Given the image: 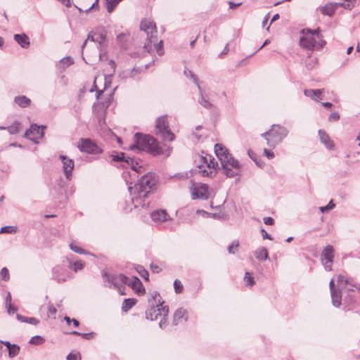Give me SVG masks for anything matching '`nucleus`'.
Wrapping results in <instances>:
<instances>
[{"mask_svg": "<svg viewBox=\"0 0 360 360\" xmlns=\"http://www.w3.org/2000/svg\"><path fill=\"white\" fill-rule=\"evenodd\" d=\"M219 160L224 169V173L227 177L231 178L239 174V162L229 152L224 154Z\"/></svg>", "mask_w": 360, "mask_h": 360, "instance_id": "nucleus-6", "label": "nucleus"}, {"mask_svg": "<svg viewBox=\"0 0 360 360\" xmlns=\"http://www.w3.org/2000/svg\"><path fill=\"white\" fill-rule=\"evenodd\" d=\"M244 281L246 285L252 286L255 283L254 277H252L249 272L245 273Z\"/></svg>", "mask_w": 360, "mask_h": 360, "instance_id": "nucleus-43", "label": "nucleus"}, {"mask_svg": "<svg viewBox=\"0 0 360 360\" xmlns=\"http://www.w3.org/2000/svg\"><path fill=\"white\" fill-rule=\"evenodd\" d=\"M162 316V318L161 319V320L159 323V326L161 328H164L167 326V321L168 316Z\"/></svg>", "mask_w": 360, "mask_h": 360, "instance_id": "nucleus-62", "label": "nucleus"}, {"mask_svg": "<svg viewBox=\"0 0 360 360\" xmlns=\"http://www.w3.org/2000/svg\"><path fill=\"white\" fill-rule=\"evenodd\" d=\"M80 151L89 154H99L102 150L89 139H81L77 146Z\"/></svg>", "mask_w": 360, "mask_h": 360, "instance_id": "nucleus-12", "label": "nucleus"}, {"mask_svg": "<svg viewBox=\"0 0 360 360\" xmlns=\"http://www.w3.org/2000/svg\"><path fill=\"white\" fill-rule=\"evenodd\" d=\"M319 136L321 140V142L324 144V146L330 150L334 148L333 142L330 140L329 136L323 130H319Z\"/></svg>", "mask_w": 360, "mask_h": 360, "instance_id": "nucleus-24", "label": "nucleus"}, {"mask_svg": "<svg viewBox=\"0 0 360 360\" xmlns=\"http://www.w3.org/2000/svg\"><path fill=\"white\" fill-rule=\"evenodd\" d=\"M6 308H7V311L8 314H14L15 312H16L18 311V308L16 307H13L11 303V304H8L7 306H6Z\"/></svg>", "mask_w": 360, "mask_h": 360, "instance_id": "nucleus-59", "label": "nucleus"}, {"mask_svg": "<svg viewBox=\"0 0 360 360\" xmlns=\"http://www.w3.org/2000/svg\"><path fill=\"white\" fill-rule=\"evenodd\" d=\"M158 181L155 174L148 172L143 175L134 186H129L131 200L135 208H146L149 206V197Z\"/></svg>", "mask_w": 360, "mask_h": 360, "instance_id": "nucleus-1", "label": "nucleus"}, {"mask_svg": "<svg viewBox=\"0 0 360 360\" xmlns=\"http://www.w3.org/2000/svg\"><path fill=\"white\" fill-rule=\"evenodd\" d=\"M45 128L46 126L44 125L38 126L36 124H31L30 129L26 130L25 136L34 143H38L39 140L43 138L44 135V129Z\"/></svg>", "mask_w": 360, "mask_h": 360, "instance_id": "nucleus-11", "label": "nucleus"}, {"mask_svg": "<svg viewBox=\"0 0 360 360\" xmlns=\"http://www.w3.org/2000/svg\"><path fill=\"white\" fill-rule=\"evenodd\" d=\"M21 129V123L18 121H15L11 125L6 127V130L10 134H16L20 132Z\"/></svg>", "mask_w": 360, "mask_h": 360, "instance_id": "nucleus-32", "label": "nucleus"}, {"mask_svg": "<svg viewBox=\"0 0 360 360\" xmlns=\"http://www.w3.org/2000/svg\"><path fill=\"white\" fill-rule=\"evenodd\" d=\"M136 303V300L133 298L125 299L122 304V310L124 312L128 311L131 309Z\"/></svg>", "mask_w": 360, "mask_h": 360, "instance_id": "nucleus-31", "label": "nucleus"}, {"mask_svg": "<svg viewBox=\"0 0 360 360\" xmlns=\"http://www.w3.org/2000/svg\"><path fill=\"white\" fill-rule=\"evenodd\" d=\"M188 320V311L186 309L180 307L177 309L173 315L172 324L175 326L179 323L186 322Z\"/></svg>", "mask_w": 360, "mask_h": 360, "instance_id": "nucleus-18", "label": "nucleus"}, {"mask_svg": "<svg viewBox=\"0 0 360 360\" xmlns=\"http://www.w3.org/2000/svg\"><path fill=\"white\" fill-rule=\"evenodd\" d=\"M319 32V28L315 30H311L309 28L302 29L301 32L303 36L300 39V46L304 49L313 51L316 46L315 36L318 39L321 37Z\"/></svg>", "mask_w": 360, "mask_h": 360, "instance_id": "nucleus-7", "label": "nucleus"}, {"mask_svg": "<svg viewBox=\"0 0 360 360\" xmlns=\"http://www.w3.org/2000/svg\"><path fill=\"white\" fill-rule=\"evenodd\" d=\"M111 75L105 77V84H104V89L110 87L111 84Z\"/></svg>", "mask_w": 360, "mask_h": 360, "instance_id": "nucleus-60", "label": "nucleus"}, {"mask_svg": "<svg viewBox=\"0 0 360 360\" xmlns=\"http://www.w3.org/2000/svg\"><path fill=\"white\" fill-rule=\"evenodd\" d=\"M196 213L201 214L204 217H212V218H214V219L219 218V216L218 214L210 213V212H206V211H205L203 210H198Z\"/></svg>", "mask_w": 360, "mask_h": 360, "instance_id": "nucleus-42", "label": "nucleus"}, {"mask_svg": "<svg viewBox=\"0 0 360 360\" xmlns=\"http://www.w3.org/2000/svg\"><path fill=\"white\" fill-rule=\"evenodd\" d=\"M70 248L73 252H77V253H79V254H86V251H85L83 248H80V247H79V246L76 245H75V244H74L73 243H71L70 244Z\"/></svg>", "mask_w": 360, "mask_h": 360, "instance_id": "nucleus-50", "label": "nucleus"}, {"mask_svg": "<svg viewBox=\"0 0 360 360\" xmlns=\"http://www.w3.org/2000/svg\"><path fill=\"white\" fill-rule=\"evenodd\" d=\"M98 8H99L98 0H95V1L91 4V6L90 7H89L84 10H83L81 8H77L80 13L84 12V13H87L89 11H91V10H98Z\"/></svg>", "mask_w": 360, "mask_h": 360, "instance_id": "nucleus-41", "label": "nucleus"}, {"mask_svg": "<svg viewBox=\"0 0 360 360\" xmlns=\"http://www.w3.org/2000/svg\"><path fill=\"white\" fill-rule=\"evenodd\" d=\"M136 271L146 281L149 280V274L148 271L141 265H136L134 267Z\"/></svg>", "mask_w": 360, "mask_h": 360, "instance_id": "nucleus-36", "label": "nucleus"}, {"mask_svg": "<svg viewBox=\"0 0 360 360\" xmlns=\"http://www.w3.org/2000/svg\"><path fill=\"white\" fill-rule=\"evenodd\" d=\"M210 158V155L206 154L205 156L199 155L198 159L195 160V162L198 165V168L206 166L207 167L208 160Z\"/></svg>", "mask_w": 360, "mask_h": 360, "instance_id": "nucleus-35", "label": "nucleus"}, {"mask_svg": "<svg viewBox=\"0 0 360 360\" xmlns=\"http://www.w3.org/2000/svg\"><path fill=\"white\" fill-rule=\"evenodd\" d=\"M217 162L214 160V158L210 155V158L208 160L207 162V167L208 168H215L216 166H217Z\"/></svg>", "mask_w": 360, "mask_h": 360, "instance_id": "nucleus-55", "label": "nucleus"}, {"mask_svg": "<svg viewBox=\"0 0 360 360\" xmlns=\"http://www.w3.org/2000/svg\"><path fill=\"white\" fill-rule=\"evenodd\" d=\"M74 63L72 58L66 56L60 60L59 68L64 70L65 68Z\"/></svg>", "mask_w": 360, "mask_h": 360, "instance_id": "nucleus-34", "label": "nucleus"}, {"mask_svg": "<svg viewBox=\"0 0 360 360\" xmlns=\"http://www.w3.org/2000/svg\"><path fill=\"white\" fill-rule=\"evenodd\" d=\"M164 301L159 292L154 291L151 294V297L148 299V304L150 308L146 311V318L150 321L158 319V316H168L169 307L163 305Z\"/></svg>", "mask_w": 360, "mask_h": 360, "instance_id": "nucleus-4", "label": "nucleus"}, {"mask_svg": "<svg viewBox=\"0 0 360 360\" xmlns=\"http://www.w3.org/2000/svg\"><path fill=\"white\" fill-rule=\"evenodd\" d=\"M140 29L145 32L147 35L146 42L143 46L144 49L149 53L152 50V45L153 44L157 53L159 56L163 55V42L162 40H158V31L155 23L150 19H143L140 23Z\"/></svg>", "mask_w": 360, "mask_h": 360, "instance_id": "nucleus-3", "label": "nucleus"}, {"mask_svg": "<svg viewBox=\"0 0 360 360\" xmlns=\"http://www.w3.org/2000/svg\"><path fill=\"white\" fill-rule=\"evenodd\" d=\"M345 302L348 303V310H351L355 300L352 294H348V296L345 298Z\"/></svg>", "mask_w": 360, "mask_h": 360, "instance_id": "nucleus-51", "label": "nucleus"}, {"mask_svg": "<svg viewBox=\"0 0 360 360\" xmlns=\"http://www.w3.org/2000/svg\"><path fill=\"white\" fill-rule=\"evenodd\" d=\"M121 0H106V8L108 13H111Z\"/></svg>", "mask_w": 360, "mask_h": 360, "instance_id": "nucleus-37", "label": "nucleus"}, {"mask_svg": "<svg viewBox=\"0 0 360 360\" xmlns=\"http://www.w3.org/2000/svg\"><path fill=\"white\" fill-rule=\"evenodd\" d=\"M20 352V347L15 344H13L12 347L8 349V356L10 358H14Z\"/></svg>", "mask_w": 360, "mask_h": 360, "instance_id": "nucleus-38", "label": "nucleus"}, {"mask_svg": "<svg viewBox=\"0 0 360 360\" xmlns=\"http://www.w3.org/2000/svg\"><path fill=\"white\" fill-rule=\"evenodd\" d=\"M129 149L146 151L153 155L163 154V149L155 139L139 132L134 134V143L129 146Z\"/></svg>", "mask_w": 360, "mask_h": 360, "instance_id": "nucleus-2", "label": "nucleus"}, {"mask_svg": "<svg viewBox=\"0 0 360 360\" xmlns=\"http://www.w3.org/2000/svg\"><path fill=\"white\" fill-rule=\"evenodd\" d=\"M174 288L176 293L177 294L181 293L184 289L181 282L178 279H176L174 281Z\"/></svg>", "mask_w": 360, "mask_h": 360, "instance_id": "nucleus-47", "label": "nucleus"}, {"mask_svg": "<svg viewBox=\"0 0 360 360\" xmlns=\"http://www.w3.org/2000/svg\"><path fill=\"white\" fill-rule=\"evenodd\" d=\"M333 4L335 5V10L339 6L344 7L345 9L352 10L354 6V3H333Z\"/></svg>", "mask_w": 360, "mask_h": 360, "instance_id": "nucleus-49", "label": "nucleus"}, {"mask_svg": "<svg viewBox=\"0 0 360 360\" xmlns=\"http://www.w3.org/2000/svg\"><path fill=\"white\" fill-rule=\"evenodd\" d=\"M198 89L200 94V97L198 99V103L206 109H211L213 107V105L209 101L208 96L202 90L200 85H198Z\"/></svg>", "mask_w": 360, "mask_h": 360, "instance_id": "nucleus-22", "label": "nucleus"}, {"mask_svg": "<svg viewBox=\"0 0 360 360\" xmlns=\"http://www.w3.org/2000/svg\"><path fill=\"white\" fill-rule=\"evenodd\" d=\"M255 256L258 260L265 261L268 259V252L266 248L262 247L255 252Z\"/></svg>", "mask_w": 360, "mask_h": 360, "instance_id": "nucleus-29", "label": "nucleus"}, {"mask_svg": "<svg viewBox=\"0 0 360 360\" xmlns=\"http://www.w3.org/2000/svg\"><path fill=\"white\" fill-rule=\"evenodd\" d=\"M264 223L266 225H273L274 223V220L271 217H267L264 218Z\"/></svg>", "mask_w": 360, "mask_h": 360, "instance_id": "nucleus-64", "label": "nucleus"}, {"mask_svg": "<svg viewBox=\"0 0 360 360\" xmlns=\"http://www.w3.org/2000/svg\"><path fill=\"white\" fill-rule=\"evenodd\" d=\"M319 93V90H314V89H305L304 91V94L306 96L310 97L311 98H314V94H315V92Z\"/></svg>", "mask_w": 360, "mask_h": 360, "instance_id": "nucleus-54", "label": "nucleus"}, {"mask_svg": "<svg viewBox=\"0 0 360 360\" xmlns=\"http://www.w3.org/2000/svg\"><path fill=\"white\" fill-rule=\"evenodd\" d=\"M9 271L6 267H4L1 269L0 271V278L3 281H7L9 280Z\"/></svg>", "mask_w": 360, "mask_h": 360, "instance_id": "nucleus-45", "label": "nucleus"}, {"mask_svg": "<svg viewBox=\"0 0 360 360\" xmlns=\"http://www.w3.org/2000/svg\"><path fill=\"white\" fill-rule=\"evenodd\" d=\"M17 319L22 323H27L32 325H37L39 323V320L34 317H26L21 314L16 315Z\"/></svg>", "mask_w": 360, "mask_h": 360, "instance_id": "nucleus-30", "label": "nucleus"}, {"mask_svg": "<svg viewBox=\"0 0 360 360\" xmlns=\"http://www.w3.org/2000/svg\"><path fill=\"white\" fill-rule=\"evenodd\" d=\"M264 154L269 160L274 158L275 156L273 151H271V150L266 149V148H264Z\"/></svg>", "mask_w": 360, "mask_h": 360, "instance_id": "nucleus-58", "label": "nucleus"}, {"mask_svg": "<svg viewBox=\"0 0 360 360\" xmlns=\"http://www.w3.org/2000/svg\"><path fill=\"white\" fill-rule=\"evenodd\" d=\"M14 40L23 49H27L30 44L29 37L25 33L16 34L13 36Z\"/></svg>", "mask_w": 360, "mask_h": 360, "instance_id": "nucleus-23", "label": "nucleus"}, {"mask_svg": "<svg viewBox=\"0 0 360 360\" xmlns=\"http://www.w3.org/2000/svg\"><path fill=\"white\" fill-rule=\"evenodd\" d=\"M229 150L221 143H216L214 146V153L218 158H221L224 154L228 153Z\"/></svg>", "mask_w": 360, "mask_h": 360, "instance_id": "nucleus-33", "label": "nucleus"}, {"mask_svg": "<svg viewBox=\"0 0 360 360\" xmlns=\"http://www.w3.org/2000/svg\"><path fill=\"white\" fill-rule=\"evenodd\" d=\"M141 68L124 70L119 73V77L121 79H127L129 78L136 79L141 74Z\"/></svg>", "mask_w": 360, "mask_h": 360, "instance_id": "nucleus-19", "label": "nucleus"}, {"mask_svg": "<svg viewBox=\"0 0 360 360\" xmlns=\"http://www.w3.org/2000/svg\"><path fill=\"white\" fill-rule=\"evenodd\" d=\"M184 74L186 76L191 77V79H193V82L195 84V85L198 88V85H200V84H199V81H198L197 76L192 71L188 70H184Z\"/></svg>", "mask_w": 360, "mask_h": 360, "instance_id": "nucleus-46", "label": "nucleus"}, {"mask_svg": "<svg viewBox=\"0 0 360 360\" xmlns=\"http://www.w3.org/2000/svg\"><path fill=\"white\" fill-rule=\"evenodd\" d=\"M127 285L130 286L139 295H143L145 293V288H143L140 279L136 276H134L131 279L129 278Z\"/></svg>", "mask_w": 360, "mask_h": 360, "instance_id": "nucleus-21", "label": "nucleus"}, {"mask_svg": "<svg viewBox=\"0 0 360 360\" xmlns=\"http://www.w3.org/2000/svg\"><path fill=\"white\" fill-rule=\"evenodd\" d=\"M320 11L324 15L332 16L335 12V5L333 2L327 3L320 8Z\"/></svg>", "mask_w": 360, "mask_h": 360, "instance_id": "nucleus-26", "label": "nucleus"}, {"mask_svg": "<svg viewBox=\"0 0 360 360\" xmlns=\"http://www.w3.org/2000/svg\"><path fill=\"white\" fill-rule=\"evenodd\" d=\"M17 229L14 226H5L1 228L0 233H16Z\"/></svg>", "mask_w": 360, "mask_h": 360, "instance_id": "nucleus-39", "label": "nucleus"}, {"mask_svg": "<svg viewBox=\"0 0 360 360\" xmlns=\"http://www.w3.org/2000/svg\"><path fill=\"white\" fill-rule=\"evenodd\" d=\"M239 245L238 242L233 241L232 243L228 247V252L230 254H234V251H233V248H237Z\"/></svg>", "mask_w": 360, "mask_h": 360, "instance_id": "nucleus-57", "label": "nucleus"}, {"mask_svg": "<svg viewBox=\"0 0 360 360\" xmlns=\"http://www.w3.org/2000/svg\"><path fill=\"white\" fill-rule=\"evenodd\" d=\"M198 173L202 176H212V174L215 173V171H208L206 169H202V167L198 168Z\"/></svg>", "mask_w": 360, "mask_h": 360, "instance_id": "nucleus-52", "label": "nucleus"}, {"mask_svg": "<svg viewBox=\"0 0 360 360\" xmlns=\"http://www.w3.org/2000/svg\"><path fill=\"white\" fill-rule=\"evenodd\" d=\"M45 342V339L40 336V335H36L32 337L30 340L29 341V343L35 345H40L43 344Z\"/></svg>", "mask_w": 360, "mask_h": 360, "instance_id": "nucleus-40", "label": "nucleus"}, {"mask_svg": "<svg viewBox=\"0 0 360 360\" xmlns=\"http://www.w3.org/2000/svg\"><path fill=\"white\" fill-rule=\"evenodd\" d=\"M331 302L335 307H340L342 304V293L339 289L335 291L330 292Z\"/></svg>", "mask_w": 360, "mask_h": 360, "instance_id": "nucleus-25", "label": "nucleus"}, {"mask_svg": "<svg viewBox=\"0 0 360 360\" xmlns=\"http://www.w3.org/2000/svg\"><path fill=\"white\" fill-rule=\"evenodd\" d=\"M53 278L58 283H62L67 280L68 275L66 271L60 266H55L53 270Z\"/></svg>", "mask_w": 360, "mask_h": 360, "instance_id": "nucleus-20", "label": "nucleus"}, {"mask_svg": "<svg viewBox=\"0 0 360 360\" xmlns=\"http://www.w3.org/2000/svg\"><path fill=\"white\" fill-rule=\"evenodd\" d=\"M340 119V115L337 112H332L329 117L328 120L330 122H336Z\"/></svg>", "mask_w": 360, "mask_h": 360, "instance_id": "nucleus-56", "label": "nucleus"}, {"mask_svg": "<svg viewBox=\"0 0 360 360\" xmlns=\"http://www.w3.org/2000/svg\"><path fill=\"white\" fill-rule=\"evenodd\" d=\"M14 102L20 108H25L31 104V100L26 96H18L14 98Z\"/></svg>", "mask_w": 360, "mask_h": 360, "instance_id": "nucleus-28", "label": "nucleus"}, {"mask_svg": "<svg viewBox=\"0 0 360 360\" xmlns=\"http://www.w3.org/2000/svg\"><path fill=\"white\" fill-rule=\"evenodd\" d=\"M102 276L108 287L117 288L118 290H120V288H123V285L128 283L129 281V278L122 274H108L105 271H102Z\"/></svg>", "mask_w": 360, "mask_h": 360, "instance_id": "nucleus-9", "label": "nucleus"}, {"mask_svg": "<svg viewBox=\"0 0 360 360\" xmlns=\"http://www.w3.org/2000/svg\"><path fill=\"white\" fill-rule=\"evenodd\" d=\"M208 186L205 184H201L199 187H194L191 192V196L193 200L201 198H208Z\"/></svg>", "mask_w": 360, "mask_h": 360, "instance_id": "nucleus-17", "label": "nucleus"}, {"mask_svg": "<svg viewBox=\"0 0 360 360\" xmlns=\"http://www.w3.org/2000/svg\"><path fill=\"white\" fill-rule=\"evenodd\" d=\"M48 312H49V314H51V315H54V314H56L57 310H56V309L53 307V304H49L48 305Z\"/></svg>", "mask_w": 360, "mask_h": 360, "instance_id": "nucleus-63", "label": "nucleus"}, {"mask_svg": "<svg viewBox=\"0 0 360 360\" xmlns=\"http://www.w3.org/2000/svg\"><path fill=\"white\" fill-rule=\"evenodd\" d=\"M88 41H91L96 43L97 48L100 50L99 56H101V52L104 46L103 44L106 41V36L105 34L101 32H91L87 37V39L84 41L82 46L83 49L86 46Z\"/></svg>", "mask_w": 360, "mask_h": 360, "instance_id": "nucleus-13", "label": "nucleus"}, {"mask_svg": "<svg viewBox=\"0 0 360 360\" xmlns=\"http://www.w3.org/2000/svg\"><path fill=\"white\" fill-rule=\"evenodd\" d=\"M335 207V204L333 202V201L331 200L327 205L323 207H320L319 210L322 213H324L326 212H328L332 209H333Z\"/></svg>", "mask_w": 360, "mask_h": 360, "instance_id": "nucleus-48", "label": "nucleus"}, {"mask_svg": "<svg viewBox=\"0 0 360 360\" xmlns=\"http://www.w3.org/2000/svg\"><path fill=\"white\" fill-rule=\"evenodd\" d=\"M334 252L335 250L333 247L328 245L324 248L321 254V262L327 271L332 270V264L335 256Z\"/></svg>", "mask_w": 360, "mask_h": 360, "instance_id": "nucleus-14", "label": "nucleus"}, {"mask_svg": "<svg viewBox=\"0 0 360 360\" xmlns=\"http://www.w3.org/2000/svg\"><path fill=\"white\" fill-rule=\"evenodd\" d=\"M110 157L112 162H117L119 164L117 165L118 167H121L122 168L130 167L137 173H141L142 167H138V163L135 162L133 158L126 157L124 153H117L115 155H111Z\"/></svg>", "mask_w": 360, "mask_h": 360, "instance_id": "nucleus-10", "label": "nucleus"}, {"mask_svg": "<svg viewBox=\"0 0 360 360\" xmlns=\"http://www.w3.org/2000/svg\"><path fill=\"white\" fill-rule=\"evenodd\" d=\"M150 217L153 221L157 223H162L172 220V218L169 217L167 211L163 209L153 211L150 213Z\"/></svg>", "mask_w": 360, "mask_h": 360, "instance_id": "nucleus-15", "label": "nucleus"}, {"mask_svg": "<svg viewBox=\"0 0 360 360\" xmlns=\"http://www.w3.org/2000/svg\"><path fill=\"white\" fill-rule=\"evenodd\" d=\"M67 360H81L79 354L70 352L66 357Z\"/></svg>", "mask_w": 360, "mask_h": 360, "instance_id": "nucleus-53", "label": "nucleus"}, {"mask_svg": "<svg viewBox=\"0 0 360 360\" xmlns=\"http://www.w3.org/2000/svg\"><path fill=\"white\" fill-rule=\"evenodd\" d=\"M155 131V134L165 141H172L175 139L174 134L169 129L167 115L157 118Z\"/></svg>", "mask_w": 360, "mask_h": 360, "instance_id": "nucleus-8", "label": "nucleus"}, {"mask_svg": "<svg viewBox=\"0 0 360 360\" xmlns=\"http://www.w3.org/2000/svg\"><path fill=\"white\" fill-rule=\"evenodd\" d=\"M345 283L348 285L347 289L349 292H360V283L355 281L353 278H347L345 279Z\"/></svg>", "mask_w": 360, "mask_h": 360, "instance_id": "nucleus-27", "label": "nucleus"}, {"mask_svg": "<svg viewBox=\"0 0 360 360\" xmlns=\"http://www.w3.org/2000/svg\"><path fill=\"white\" fill-rule=\"evenodd\" d=\"M288 130L283 126L273 124L271 129L262 134L266 141L268 146L275 148L288 136Z\"/></svg>", "mask_w": 360, "mask_h": 360, "instance_id": "nucleus-5", "label": "nucleus"}, {"mask_svg": "<svg viewBox=\"0 0 360 360\" xmlns=\"http://www.w3.org/2000/svg\"><path fill=\"white\" fill-rule=\"evenodd\" d=\"M150 270L153 272V273H159L161 271V268L157 265V264H150Z\"/></svg>", "mask_w": 360, "mask_h": 360, "instance_id": "nucleus-61", "label": "nucleus"}, {"mask_svg": "<svg viewBox=\"0 0 360 360\" xmlns=\"http://www.w3.org/2000/svg\"><path fill=\"white\" fill-rule=\"evenodd\" d=\"M59 158L63 162V169L66 179H69L74 169V161L64 155H60Z\"/></svg>", "mask_w": 360, "mask_h": 360, "instance_id": "nucleus-16", "label": "nucleus"}, {"mask_svg": "<svg viewBox=\"0 0 360 360\" xmlns=\"http://www.w3.org/2000/svg\"><path fill=\"white\" fill-rule=\"evenodd\" d=\"M70 267L71 269H73L75 271H77L78 270H81L84 267V264L81 260L76 261L74 263H70Z\"/></svg>", "mask_w": 360, "mask_h": 360, "instance_id": "nucleus-44", "label": "nucleus"}]
</instances>
